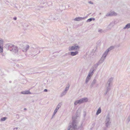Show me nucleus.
I'll use <instances>...</instances> for the list:
<instances>
[{
    "label": "nucleus",
    "instance_id": "4be33fe9",
    "mask_svg": "<svg viewBox=\"0 0 130 130\" xmlns=\"http://www.w3.org/2000/svg\"><path fill=\"white\" fill-rule=\"evenodd\" d=\"M113 80V78H110L108 79L106 84L110 85V84L112 82Z\"/></svg>",
    "mask_w": 130,
    "mask_h": 130
},
{
    "label": "nucleus",
    "instance_id": "4468645a",
    "mask_svg": "<svg viewBox=\"0 0 130 130\" xmlns=\"http://www.w3.org/2000/svg\"><path fill=\"white\" fill-rule=\"evenodd\" d=\"M11 50V51L14 52L15 53L18 52V48L14 45Z\"/></svg>",
    "mask_w": 130,
    "mask_h": 130
},
{
    "label": "nucleus",
    "instance_id": "c756f323",
    "mask_svg": "<svg viewBox=\"0 0 130 130\" xmlns=\"http://www.w3.org/2000/svg\"><path fill=\"white\" fill-rule=\"evenodd\" d=\"M78 50H76L74 51V56L77 55L78 53Z\"/></svg>",
    "mask_w": 130,
    "mask_h": 130
},
{
    "label": "nucleus",
    "instance_id": "39448f33",
    "mask_svg": "<svg viewBox=\"0 0 130 130\" xmlns=\"http://www.w3.org/2000/svg\"><path fill=\"white\" fill-rule=\"evenodd\" d=\"M105 57H104V56H102L100 60H99V62L97 63L96 64H94V65L96 66L97 67H98V66L100 64H101L104 61L105 59H106Z\"/></svg>",
    "mask_w": 130,
    "mask_h": 130
},
{
    "label": "nucleus",
    "instance_id": "412c9836",
    "mask_svg": "<svg viewBox=\"0 0 130 130\" xmlns=\"http://www.w3.org/2000/svg\"><path fill=\"white\" fill-rule=\"evenodd\" d=\"M130 28V23H128L123 28L124 29H128Z\"/></svg>",
    "mask_w": 130,
    "mask_h": 130
},
{
    "label": "nucleus",
    "instance_id": "20e7f679",
    "mask_svg": "<svg viewBox=\"0 0 130 130\" xmlns=\"http://www.w3.org/2000/svg\"><path fill=\"white\" fill-rule=\"evenodd\" d=\"M50 19V20H56L58 19V16L56 14L52 13L51 14L49 17Z\"/></svg>",
    "mask_w": 130,
    "mask_h": 130
},
{
    "label": "nucleus",
    "instance_id": "f03ea898",
    "mask_svg": "<svg viewBox=\"0 0 130 130\" xmlns=\"http://www.w3.org/2000/svg\"><path fill=\"white\" fill-rule=\"evenodd\" d=\"M97 68V67L95 66L94 65L93 66L89 72L87 76L88 77H91L93 74L94 72L96 70Z\"/></svg>",
    "mask_w": 130,
    "mask_h": 130
},
{
    "label": "nucleus",
    "instance_id": "ea45409f",
    "mask_svg": "<svg viewBox=\"0 0 130 130\" xmlns=\"http://www.w3.org/2000/svg\"><path fill=\"white\" fill-rule=\"evenodd\" d=\"M44 92H46L47 91V89H45L44 90Z\"/></svg>",
    "mask_w": 130,
    "mask_h": 130
},
{
    "label": "nucleus",
    "instance_id": "1a4fd4ad",
    "mask_svg": "<svg viewBox=\"0 0 130 130\" xmlns=\"http://www.w3.org/2000/svg\"><path fill=\"white\" fill-rule=\"evenodd\" d=\"M79 127L78 126L77 122L75 120H74V130H78Z\"/></svg>",
    "mask_w": 130,
    "mask_h": 130
},
{
    "label": "nucleus",
    "instance_id": "dca6fc26",
    "mask_svg": "<svg viewBox=\"0 0 130 130\" xmlns=\"http://www.w3.org/2000/svg\"><path fill=\"white\" fill-rule=\"evenodd\" d=\"M3 41L2 39H0V53L2 52L3 51L2 44Z\"/></svg>",
    "mask_w": 130,
    "mask_h": 130
},
{
    "label": "nucleus",
    "instance_id": "0eeeda50",
    "mask_svg": "<svg viewBox=\"0 0 130 130\" xmlns=\"http://www.w3.org/2000/svg\"><path fill=\"white\" fill-rule=\"evenodd\" d=\"M88 99L86 98H82L78 100L79 102V104H80L84 102H87L88 101Z\"/></svg>",
    "mask_w": 130,
    "mask_h": 130
},
{
    "label": "nucleus",
    "instance_id": "c9c22d12",
    "mask_svg": "<svg viewBox=\"0 0 130 130\" xmlns=\"http://www.w3.org/2000/svg\"><path fill=\"white\" fill-rule=\"evenodd\" d=\"M74 104L75 105H77V104H79V102L77 100L75 101V102H74Z\"/></svg>",
    "mask_w": 130,
    "mask_h": 130
},
{
    "label": "nucleus",
    "instance_id": "c85d7f7f",
    "mask_svg": "<svg viewBox=\"0 0 130 130\" xmlns=\"http://www.w3.org/2000/svg\"><path fill=\"white\" fill-rule=\"evenodd\" d=\"M69 85H68L66 87L65 89V90H64V91H65L66 92H67V91L69 89Z\"/></svg>",
    "mask_w": 130,
    "mask_h": 130
},
{
    "label": "nucleus",
    "instance_id": "9d476101",
    "mask_svg": "<svg viewBox=\"0 0 130 130\" xmlns=\"http://www.w3.org/2000/svg\"><path fill=\"white\" fill-rule=\"evenodd\" d=\"M117 15V13L114 11H111L108 12L106 15V17H110L113 15Z\"/></svg>",
    "mask_w": 130,
    "mask_h": 130
},
{
    "label": "nucleus",
    "instance_id": "b1692460",
    "mask_svg": "<svg viewBox=\"0 0 130 130\" xmlns=\"http://www.w3.org/2000/svg\"><path fill=\"white\" fill-rule=\"evenodd\" d=\"M61 105H62V104H61V103H59L58 104V105H57L55 109H56L57 110H58V109L59 108L61 107Z\"/></svg>",
    "mask_w": 130,
    "mask_h": 130
},
{
    "label": "nucleus",
    "instance_id": "393cba45",
    "mask_svg": "<svg viewBox=\"0 0 130 130\" xmlns=\"http://www.w3.org/2000/svg\"><path fill=\"white\" fill-rule=\"evenodd\" d=\"M90 78V77H88V76H87L85 81V83L87 84L89 82Z\"/></svg>",
    "mask_w": 130,
    "mask_h": 130
},
{
    "label": "nucleus",
    "instance_id": "aec40b11",
    "mask_svg": "<svg viewBox=\"0 0 130 130\" xmlns=\"http://www.w3.org/2000/svg\"><path fill=\"white\" fill-rule=\"evenodd\" d=\"M106 90L107 91H109L110 89V85L108 84H106Z\"/></svg>",
    "mask_w": 130,
    "mask_h": 130
},
{
    "label": "nucleus",
    "instance_id": "7c9ffc66",
    "mask_svg": "<svg viewBox=\"0 0 130 130\" xmlns=\"http://www.w3.org/2000/svg\"><path fill=\"white\" fill-rule=\"evenodd\" d=\"M7 118L6 117H4L1 118V121H4L6 120Z\"/></svg>",
    "mask_w": 130,
    "mask_h": 130
},
{
    "label": "nucleus",
    "instance_id": "58836bf2",
    "mask_svg": "<svg viewBox=\"0 0 130 130\" xmlns=\"http://www.w3.org/2000/svg\"><path fill=\"white\" fill-rule=\"evenodd\" d=\"M88 3H89L90 4H93V3H92L91 1H89V2Z\"/></svg>",
    "mask_w": 130,
    "mask_h": 130
},
{
    "label": "nucleus",
    "instance_id": "cd10ccee",
    "mask_svg": "<svg viewBox=\"0 0 130 130\" xmlns=\"http://www.w3.org/2000/svg\"><path fill=\"white\" fill-rule=\"evenodd\" d=\"M95 19L92 18H90L88 19L87 21V22H89L91 21L92 20H94Z\"/></svg>",
    "mask_w": 130,
    "mask_h": 130
},
{
    "label": "nucleus",
    "instance_id": "bb28decb",
    "mask_svg": "<svg viewBox=\"0 0 130 130\" xmlns=\"http://www.w3.org/2000/svg\"><path fill=\"white\" fill-rule=\"evenodd\" d=\"M67 92L65 91H64L62 92L60 94V96L61 97H62L64 96L66 93Z\"/></svg>",
    "mask_w": 130,
    "mask_h": 130
},
{
    "label": "nucleus",
    "instance_id": "79ce46f5",
    "mask_svg": "<svg viewBox=\"0 0 130 130\" xmlns=\"http://www.w3.org/2000/svg\"><path fill=\"white\" fill-rule=\"evenodd\" d=\"M13 19L14 20H16L17 19V18L16 17H15L13 18Z\"/></svg>",
    "mask_w": 130,
    "mask_h": 130
},
{
    "label": "nucleus",
    "instance_id": "49530a36",
    "mask_svg": "<svg viewBox=\"0 0 130 130\" xmlns=\"http://www.w3.org/2000/svg\"><path fill=\"white\" fill-rule=\"evenodd\" d=\"M101 14V13H100V14Z\"/></svg>",
    "mask_w": 130,
    "mask_h": 130
},
{
    "label": "nucleus",
    "instance_id": "37998d69",
    "mask_svg": "<svg viewBox=\"0 0 130 130\" xmlns=\"http://www.w3.org/2000/svg\"><path fill=\"white\" fill-rule=\"evenodd\" d=\"M108 92V91H107L106 90V92L104 93V94L105 95H106Z\"/></svg>",
    "mask_w": 130,
    "mask_h": 130
},
{
    "label": "nucleus",
    "instance_id": "c03bdc74",
    "mask_svg": "<svg viewBox=\"0 0 130 130\" xmlns=\"http://www.w3.org/2000/svg\"><path fill=\"white\" fill-rule=\"evenodd\" d=\"M24 109L25 110H26V108H24Z\"/></svg>",
    "mask_w": 130,
    "mask_h": 130
},
{
    "label": "nucleus",
    "instance_id": "473e14b6",
    "mask_svg": "<svg viewBox=\"0 0 130 130\" xmlns=\"http://www.w3.org/2000/svg\"><path fill=\"white\" fill-rule=\"evenodd\" d=\"M57 111V110L56 109H55V110L54 112L53 113L52 115V117H53L55 115V114L56 113Z\"/></svg>",
    "mask_w": 130,
    "mask_h": 130
},
{
    "label": "nucleus",
    "instance_id": "72a5a7b5",
    "mask_svg": "<svg viewBox=\"0 0 130 130\" xmlns=\"http://www.w3.org/2000/svg\"><path fill=\"white\" fill-rule=\"evenodd\" d=\"M66 54L69 55H71L72 56H73V52H69L68 53Z\"/></svg>",
    "mask_w": 130,
    "mask_h": 130
},
{
    "label": "nucleus",
    "instance_id": "2f4dec72",
    "mask_svg": "<svg viewBox=\"0 0 130 130\" xmlns=\"http://www.w3.org/2000/svg\"><path fill=\"white\" fill-rule=\"evenodd\" d=\"M69 51H73V46H69Z\"/></svg>",
    "mask_w": 130,
    "mask_h": 130
},
{
    "label": "nucleus",
    "instance_id": "9b49d317",
    "mask_svg": "<svg viewBox=\"0 0 130 130\" xmlns=\"http://www.w3.org/2000/svg\"><path fill=\"white\" fill-rule=\"evenodd\" d=\"M80 109H78L77 110L76 113L75 115V116L74 117V120H75L74 119V118L76 119L77 117H80Z\"/></svg>",
    "mask_w": 130,
    "mask_h": 130
},
{
    "label": "nucleus",
    "instance_id": "423d86ee",
    "mask_svg": "<svg viewBox=\"0 0 130 130\" xmlns=\"http://www.w3.org/2000/svg\"><path fill=\"white\" fill-rule=\"evenodd\" d=\"M72 121L70 122L67 130H72L73 129V116L72 117Z\"/></svg>",
    "mask_w": 130,
    "mask_h": 130
},
{
    "label": "nucleus",
    "instance_id": "2eb2a0df",
    "mask_svg": "<svg viewBox=\"0 0 130 130\" xmlns=\"http://www.w3.org/2000/svg\"><path fill=\"white\" fill-rule=\"evenodd\" d=\"M115 24L113 22L111 23L107 27V28L108 29H111L112 27Z\"/></svg>",
    "mask_w": 130,
    "mask_h": 130
},
{
    "label": "nucleus",
    "instance_id": "6e6552de",
    "mask_svg": "<svg viewBox=\"0 0 130 130\" xmlns=\"http://www.w3.org/2000/svg\"><path fill=\"white\" fill-rule=\"evenodd\" d=\"M14 45L11 44H6L5 47L6 48L10 51L11 50V49L13 47Z\"/></svg>",
    "mask_w": 130,
    "mask_h": 130
},
{
    "label": "nucleus",
    "instance_id": "a878e982",
    "mask_svg": "<svg viewBox=\"0 0 130 130\" xmlns=\"http://www.w3.org/2000/svg\"><path fill=\"white\" fill-rule=\"evenodd\" d=\"M101 111V108L100 107L98 109L97 112L96 113V115H98L99 113H100Z\"/></svg>",
    "mask_w": 130,
    "mask_h": 130
},
{
    "label": "nucleus",
    "instance_id": "6ab92c4d",
    "mask_svg": "<svg viewBox=\"0 0 130 130\" xmlns=\"http://www.w3.org/2000/svg\"><path fill=\"white\" fill-rule=\"evenodd\" d=\"M96 80L95 79H94L91 83L90 87L92 88L93 86L96 83Z\"/></svg>",
    "mask_w": 130,
    "mask_h": 130
},
{
    "label": "nucleus",
    "instance_id": "a19ab883",
    "mask_svg": "<svg viewBox=\"0 0 130 130\" xmlns=\"http://www.w3.org/2000/svg\"><path fill=\"white\" fill-rule=\"evenodd\" d=\"M38 7V8H36V9L39 10L40 8V7Z\"/></svg>",
    "mask_w": 130,
    "mask_h": 130
},
{
    "label": "nucleus",
    "instance_id": "f8f14e48",
    "mask_svg": "<svg viewBox=\"0 0 130 130\" xmlns=\"http://www.w3.org/2000/svg\"><path fill=\"white\" fill-rule=\"evenodd\" d=\"M79 46L77 44H74V51L76 50L79 51Z\"/></svg>",
    "mask_w": 130,
    "mask_h": 130
},
{
    "label": "nucleus",
    "instance_id": "e433bc0d",
    "mask_svg": "<svg viewBox=\"0 0 130 130\" xmlns=\"http://www.w3.org/2000/svg\"><path fill=\"white\" fill-rule=\"evenodd\" d=\"M127 120L128 122L130 121V115L127 118Z\"/></svg>",
    "mask_w": 130,
    "mask_h": 130
},
{
    "label": "nucleus",
    "instance_id": "4c0bfd02",
    "mask_svg": "<svg viewBox=\"0 0 130 130\" xmlns=\"http://www.w3.org/2000/svg\"><path fill=\"white\" fill-rule=\"evenodd\" d=\"M107 127H104L103 128V130H106L107 129Z\"/></svg>",
    "mask_w": 130,
    "mask_h": 130
},
{
    "label": "nucleus",
    "instance_id": "ddd939ff",
    "mask_svg": "<svg viewBox=\"0 0 130 130\" xmlns=\"http://www.w3.org/2000/svg\"><path fill=\"white\" fill-rule=\"evenodd\" d=\"M40 48L39 47L36 48L34 49V54L36 55L37 54L39 53L40 52Z\"/></svg>",
    "mask_w": 130,
    "mask_h": 130
},
{
    "label": "nucleus",
    "instance_id": "f257e3e1",
    "mask_svg": "<svg viewBox=\"0 0 130 130\" xmlns=\"http://www.w3.org/2000/svg\"><path fill=\"white\" fill-rule=\"evenodd\" d=\"M105 123L106 126L107 127H109L110 126V125L111 123L110 120V116L109 115H108L107 116Z\"/></svg>",
    "mask_w": 130,
    "mask_h": 130
},
{
    "label": "nucleus",
    "instance_id": "f704fd0d",
    "mask_svg": "<svg viewBox=\"0 0 130 130\" xmlns=\"http://www.w3.org/2000/svg\"><path fill=\"white\" fill-rule=\"evenodd\" d=\"M98 31L102 33L104 32V31L101 29H98Z\"/></svg>",
    "mask_w": 130,
    "mask_h": 130
},
{
    "label": "nucleus",
    "instance_id": "5701e85b",
    "mask_svg": "<svg viewBox=\"0 0 130 130\" xmlns=\"http://www.w3.org/2000/svg\"><path fill=\"white\" fill-rule=\"evenodd\" d=\"M84 18H83L82 17H78L75 18L74 19V20L75 21H79L80 20H82L84 19Z\"/></svg>",
    "mask_w": 130,
    "mask_h": 130
},
{
    "label": "nucleus",
    "instance_id": "7ed1b4c3",
    "mask_svg": "<svg viewBox=\"0 0 130 130\" xmlns=\"http://www.w3.org/2000/svg\"><path fill=\"white\" fill-rule=\"evenodd\" d=\"M114 48V47L113 46H111L109 48H108L107 49L105 52H104L103 55V56L104 57L106 58V56L108 54V52L112 50Z\"/></svg>",
    "mask_w": 130,
    "mask_h": 130
},
{
    "label": "nucleus",
    "instance_id": "a18cd8bd",
    "mask_svg": "<svg viewBox=\"0 0 130 130\" xmlns=\"http://www.w3.org/2000/svg\"><path fill=\"white\" fill-rule=\"evenodd\" d=\"M85 115H86V114H85L84 115V117H85Z\"/></svg>",
    "mask_w": 130,
    "mask_h": 130
},
{
    "label": "nucleus",
    "instance_id": "a211bd4d",
    "mask_svg": "<svg viewBox=\"0 0 130 130\" xmlns=\"http://www.w3.org/2000/svg\"><path fill=\"white\" fill-rule=\"evenodd\" d=\"M21 93L23 94H31L30 91L28 90L22 91Z\"/></svg>",
    "mask_w": 130,
    "mask_h": 130
},
{
    "label": "nucleus",
    "instance_id": "f3484780",
    "mask_svg": "<svg viewBox=\"0 0 130 130\" xmlns=\"http://www.w3.org/2000/svg\"><path fill=\"white\" fill-rule=\"evenodd\" d=\"M29 48V46L28 45H26L25 47L23 48L22 50L24 52H27Z\"/></svg>",
    "mask_w": 130,
    "mask_h": 130
}]
</instances>
